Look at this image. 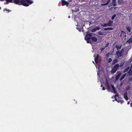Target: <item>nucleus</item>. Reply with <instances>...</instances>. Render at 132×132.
I'll return each instance as SVG.
<instances>
[{
    "label": "nucleus",
    "mask_w": 132,
    "mask_h": 132,
    "mask_svg": "<svg viewBox=\"0 0 132 132\" xmlns=\"http://www.w3.org/2000/svg\"><path fill=\"white\" fill-rule=\"evenodd\" d=\"M116 16V15L115 14H114V15H113L112 16V17H111L112 20H113L114 19V18Z\"/></svg>",
    "instance_id": "b1692460"
},
{
    "label": "nucleus",
    "mask_w": 132,
    "mask_h": 132,
    "mask_svg": "<svg viewBox=\"0 0 132 132\" xmlns=\"http://www.w3.org/2000/svg\"><path fill=\"white\" fill-rule=\"evenodd\" d=\"M109 43L106 44V46H105V47H107L109 45Z\"/></svg>",
    "instance_id": "7c9ffc66"
},
{
    "label": "nucleus",
    "mask_w": 132,
    "mask_h": 132,
    "mask_svg": "<svg viewBox=\"0 0 132 132\" xmlns=\"http://www.w3.org/2000/svg\"><path fill=\"white\" fill-rule=\"evenodd\" d=\"M127 29L129 32H131V28L130 27H127L126 28Z\"/></svg>",
    "instance_id": "aec40b11"
},
{
    "label": "nucleus",
    "mask_w": 132,
    "mask_h": 132,
    "mask_svg": "<svg viewBox=\"0 0 132 132\" xmlns=\"http://www.w3.org/2000/svg\"><path fill=\"white\" fill-rule=\"evenodd\" d=\"M91 39L92 40V41L94 42H96L97 40V39L95 37H92L91 38Z\"/></svg>",
    "instance_id": "4468645a"
},
{
    "label": "nucleus",
    "mask_w": 132,
    "mask_h": 132,
    "mask_svg": "<svg viewBox=\"0 0 132 132\" xmlns=\"http://www.w3.org/2000/svg\"><path fill=\"white\" fill-rule=\"evenodd\" d=\"M129 80L130 81H132V77H131L130 79Z\"/></svg>",
    "instance_id": "c9c22d12"
},
{
    "label": "nucleus",
    "mask_w": 132,
    "mask_h": 132,
    "mask_svg": "<svg viewBox=\"0 0 132 132\" xmlns=\"http://www.w3.org/2000/svg\"><path fill=\"white\" fill-rule=\"evenodd\" d=\"M109 53H108L106 54V56L107 57H109Z\"/></svg>",
    "instance_id": "c85d7f7f"
},
{
    "label": "nucleus",
    "mask_w": 132,
    "mask_h": 132,
    "mask_svg": "<svg viewBox=\"0 0 132 132\" xmlns=\"http://www.w3.org/2000/svg\"><path fill=\"white\" fill-rule=\"evenodd\" d=\"M130 106L132 107V102L131 103H130Z\"/></svg>",
    "instance_id": "e433bc0d"
},
{
    "label": "nucleus",
    "mask_w": 132,
    "mask_h": 132,
    "mask_svg": "<svg viewBox=\"0 0 132 132\" xmlns=\"http://www.w3.org/2000/svg\"><path fill=\"white\" fill-rule=\"evenodd\" d=\"M96 30L95 28L92 29V32H95L96 31Z\"/></svg>",
    "instance_id": "c756f323"
},
{
    "label": "nucleus",
    "mask_w": 132,
    "mask_h": 132,
    "mask_svg": "<svg viewBox=\"0 0 132 132\" xmlns=\"http://www.w3.org/2000/svg\"><path fill=\"white\" fill-rule=\"evenodd\" d=\"M129 103H130V102L128 101V102L127 104H129Z\"/></svg>",
    "instance_id": "ea45409f"
},
{
    "label": "nucleus",
    "mask_w": 132,
    "mask_h": 132,
    "mask_svg": "<svg viewBox=\"0 0 132 132\" xmlns=\"http://www.w3.org/2000/svg\"><path fill=\"white\" fill-rule=\"evenodd\" d=\"M72 1V0H68V2H69V4Z\"/></svg>",
    "instance_id": "72a5a7b5"
},
{
    "label": "nucleus",
    "mask_w": 132,
    "mask_h": 132,
    "mask_svg": "<svg viewBox=\"0 0 132 132\" xmlns=\"http://www.w3.org/2000/svg\"><path fill=\"white\" fill-rule=\"evenodd\" d=\"M102 26L104 27H107L108 26L107 24H102Z\"/></svg>",
    "instance_id": "bb28decb"
},
{
    "label": "nucleus",
    "mask_w": 132,
    "mask_h": 132,
    "mask_svg": "<svg viewBox=\"0 0 132 132\" xmlns=\"http://www.w3.org/2000/svg\"><path fill=\"white\" fill-rule=\"evenodd\" d=\"M116 70L115 69L113 68L111 71V73L112 74H113L116 71Z\"/></svg>",
    "instance_id": "9b49d317"
},
{
    "label": "nucleus",
    "mask_w": 132,
    "mask_h": 132,
    "mask_svg": "<svg viewBox=\"0 0 132 132\" xmlns=\"http://www.w3.org/2000/svg\"><path fill=\"white\" fill-rule=\"evenodd\" d=\"M126 75V73L124 74L121 78L120 80H121L123 79Z\"/></svg>",
    "instance_id": "6ab92c4d"
},
{
    "label": "nucleus",
    "mask_w": 132,
    "mask_h": 132,
    "mask_svg": "<svg viewBox=\"0 0 132 132\" xmlns=\"http://www.w3.org/2000/svg\"><path fill=\"white\" fill-rule=\"evenodd\" d=\"M123 65H122V64H121L120 65V67H121V66H122Z\"/></svg>",
    "instance_id": "a19ab883"
},
{
    "label": "nucleus",
    "mask_w": 132,
    "mask_h": 132,
    "mask_svg": "<svg viewBox=\"0 0 132 132\" xmlns=\"http://www.w3.org/2000/svg\"><path fill=\"white\" fill-rule=\"evenodd\" d=\"M96 30H98L100 29V28L99 27H97L95 28Z\"/></svg>",
    "instance_id": "a878e982"
},
{
    "label": "nucleus",
    "mask_w": 132,
    "mask_h": 132,
    "mask_svg": "<svg viewBox=\"0 0 132 132\" xmlns=\"http://www.w3.org/2000/svg\"><path fill=\"white\" fill-rule=\"evenodd\" d=\"M121 46V45H116L114 47V49H117V51H119V50L120 49Z\"/></svg>",
    "instance_id": "6e6552de"
},
{
    "label": "nucleus",
    "mask_w": 132,
    "mask_h": 132,
    "mask_svg": "<svg viewBox=\"0 0 132 132\" xmlns=\"http://www.w3.org/2000/svg\"><path fill=\"white\" fill-rule=\"evenodd\" d=\"M108 91L109 92H111L114 93H116V92L115 90V88L113 85H110L108 83H106Z\"/></svg>",
    "instance_id": "7ed1b4c3"
},
{
    "label": "nucleus",
    "mask_w": 132,
    "mask_h": 132,
    "mask_svg": "<svg viewBox=\"0 0 132 132\" xmlns=\"http://www.w3.org/2000/svg\"><path fill=\"white\" fill-rule=\"evenodd\" d=\"M99 34L100 35H103V34L102 32H99Z\"/></svg>",
    "instance_id": "2f4dec72"
},
{
    "label": "nucleus",
    "mask_w": 132,
    "mask_h": 132,
    "mask_svg": "<svg viewBox=\"0 0 132 132\" xmlns=\"http://www.w3.org/2000/svg\"><path fill=\"white\" fill-rule=\"evenodd\" d=\"M8 2H6L4 3V4H8Z\"/></svg>",
    "instance_id": "f704fd0d"
},
{
    "label": "nucleus",
    "mask_w": 132,
    "mask_h": 132,
    "mask_svg": "<svg viewBox=\"0 0 132 132\" xmlns=\"http://www.w3.org/2000/svg\"><path fill=\"white\" fill-rule=\"evenodd\" d=\"M94 57H95L94 60L95 61L96 63H97L98 62L97 60L98 58L96 57H95V55H94Z\"/></svg>",
    "instance_id": "4be33fe9"
},
{
    "label": "nucleus",
    "mask_w": 132,
    "mask_h": 132,
    "mask_svg": "<svg viewBox=\"0 0 132 132\" xmlns=\"http://www.w3.org/2000/svg\"><path fill=\"white\" fill-rule=\"evenodd\" d=\"M99 56V55H97V56L96 57L97 58H98Z\"/></svg>",
    "instance_id": "4c0bfd02"
},
{
    "label": "nucleus",
    "mask_w": 132,
    "mask_h": 132,
    "mask_svg": "<svg viewBox=\"0 0 132 132\" xmlns=\"http://www.w3.org/2000/svg\"><path fill=\"white\" fill-rule=\"evenodd\" d=\"M1 9V7H0V10Z\"/></svg>",
    "instance_id": "a18cd8bd"
},
{
    "label": "nucleus",
    "mask_w": 132,
    "mask_h": 132,
    "mask_svg": "<svg viewBox=\"0 0 132 132\" xmlns=\"http://www.w3.org/2000/svg\"><path fill=\"white\" fill-rule=\"evenodd\" d=\"M118 97V96L117 95H116L114 96V97L115 98V100L117 101V100H116V98H117V97Z\"/></svg>",
    "instance_id": "cd10ccee"
},
{
    "label": "nucleus",
    "mask_w": 132,
    "mask_h": 132,
    "mask_svg": "<svg viewBox=\"0 0 132 132\" xmlns=\"http://www.w3.org/2000/svg\"><path fill=\"white\" fill-rule=\"evenodd\" d=\"M105 48V47L104 48H102L101 49V51H102L103 50H104Z\"/></svg>",
    "instance_id": "473e14b6"
},
{
    "label": "nucleus",
    "mask_w": 132,
    "mask_h": 132,
    "mask_svg": "<svg viewBox=\"0 0 132 132\" xmlns=\"http://www.w3.org/2000/svg\"><path fill=\"white\" fill-rule=\"evenodd\" d=\"M92 36V34L91 33L88 34L86 35L85 37V39L87 41V43H90V39Z\"/></svg>",
    "instance_id": "20e7f679"
},
{
    "label": "nucleus",
    "mask_w": 132,
    "mask_h": 132,
    "mask_svg": "<svg viewBox=\"0 0 132 132\" xmlns=\"http://www.w3.org/2000/svg\"><path fill=\"white\" fill-rule=\"evenodd\" d=\"M122 0H118V3L119 4H121L122 3Z\"/></svg>",
    "instance_id": "5701e85b"
},
{
    "label": "nucleus",
    "mask_w": 132,
    "mask_h": 132,
    "mask_svg": "<svg viewBox=\"0 0 132 132\" xmlns=\"http://www.w3.org/2000/svg\"><path fill=\"white\" fill-rule=\"evenodd\" d=\"M93 63H94V64H95L94 62L93 61Z\"/></svg>",
    "instance_id": "37998d69"
},
{
    "label": "nucleus",
    "mask_w": 132,
    "mask_h": 132,
    "mask_svg": "<svg viewBox=\"0 0 132 132\" xmlns=\"http://www.w3.org/2000/svg\"><path fill=\"white\" fill-rule=\"evenodd\" d=\"M114 47L113 48V50L112 52V54H117V56L118 57L124 55V51L123 49H122L120 52H119L117 49H114Z\"/></svg>",
    "instance_id": "f03ea898"
},
{
    "label": "nucleus",
    "mask_w": 132,
    "mask_h": 132,
    "mask_svg": "<svg viewBox=\"0 0 132 132\" xmlns=\"http://www.w3.org/2000/svg\"><path fill=\"white\" fill-rule=\"evenodd\" d=\"M27 2L29 5L33 3V1L30 0H25ZM14 3L19 5H21L25 6H28L29 4L26 3L24 0H14Z\"/></svg>",
    "instance_id": "f257e3e1"
},
{
    "label": "nucleus",
    "mask_w": 132,
    "mask_h": 132,
    "mask_svg": "<svg viewBox=\"0 0 132 132\" xmlns=\"http://www.w3.org/2000/svg\"><path fill=\"white\" fill-rule=\"evenodd\" d=\"M113 28L111 27H108L104 28V30H112Z\"/></svg>",
    "instance_id": "f3484780"
},
{
    "label": "nucleus",
    "mask_w": 132,
    "mask_h": 132,
    "mask_svg": "<svg viewBox=\"0 0 132 132\" xmlns=\"http://www.w3.org/2000/svg\"><path fill=\"white\" fill-rule=\"evenodd\" d=\"M116 0H112V4L116 6L117 5Z\"/></svg>",
    "instance_id": "dca6fc26"
},
{
    "label": "nucleus",
    "mask_w": 132,
    "mask_h": 132,
    "mask_svg": "<svg viewBox=\"0 0 132 132\" xmlns=\"http://www.w3.org/2000/svg\"><path fill=\"white\" fill-rule=\"evenodd\" d=\"M70 16H68V18H70Z\"/></svg>",
    "instance_id": "79ce46f5"
},
{
    "label": "nucleus",
    "mask_w": 132,
    "mask_h": 132,
    "mask_svg": "<svg viewBox=\"0 0 132 132\" xmlns=\"http://www.w3.org/2000/svg\"><path fill=\"white\" fill-rule=\"evenodd\" d=\"M119 65L118 64H116L114 66L113 68L117 70L118 68L119 67Z\"/></svg>",
    "instance_id": "ddd939ff"
},
{
    "label": "nucleus",
    "mask_w": 132,
    "mask_h": 132,
    "mask_svg": "<svg viewBox=\"0 0 132 132\" xmlns=\"http://www.w3.org/2000/svg\"><path fill=\"white\" fill-rule=\"evenodd\" d=\"M111 0H102V2L103 3L101 4L102 6H104L107 5L110 2Z\"/></svg>",
    "instance_id": "39448f33"
},
{
    "label": "nucleus",
    "mask_w": 132,
    "mask_h": 132,
    "mask_svg": "<svg viewBox=\"0 0 132 132\" xmlns=\"http://www.w3.org/2000/svg\"><path fill=\"white\" fill-rule=\"evenodd\" d=\"M123 96H124V98L126 100H128V98L127 97V94L126 93L124 94L123 95Z\"/></svg>",
    "instance_id": "2eb2a0df"
},
{
    "label": "nucleus",
    "mask_w": 132,
    "mask_h": 132,
    "mask_svg": "<svg viewBox=\"0 0 132 132\" xmlns=\"http://www.w3.org/2000/svg\"><path fill=\"white\" fill-rule=\"evenodd\" d=\"M112 60V59L111 58H109L108 59V62L109 63H110L111 61Z\"/></svg>",
    "instance_id": "393cba45"
},
{
    "label": "nucleus",
    "mask_w": 132,
    "mask_h": 132,
    "mask_svg": "<svg viewBox=\"0 0 132 132\" xmlns=\"http://www.w3.org/2000/svg\"><path fill=\"white\" fill-rule=\"evenodd\" d=\"M128 73L129 76L132 75V70L130 69L128 72Z\"/></svg>",
    "instance_id": "a211bd4d"
},
{
    "label": "nucleus",
    "mask_w": 132,
    "mask_h": 132,
    "mask_svg": "<svg viewBox=\"0 0 132 132\" xmlns=\"http://www.w3.org/2000/svg\"><path fill=\"white\" fill-rule=\"evenodd\" d=\"M123 101H121V102H122Z\"/></svg>",
    "instance_id": "49530a36"
},
{
    "label": "nucleus",
    "mask_w": 132,
    "mask_h": 132,
    "mask_svg": "<svg viewBox=\"0 0 132 132\" xmlns=\"http://www.w3.org/2000/svg\"><path fill=\"white\" fill-rule=\"evenodd\" d=\"M102 86H103V85H101V86H102Z\"/></svg>",
    "instance_id": "c03bdc74"
},
{
    "label": "nucleus",
    "mask_w": 132,
    "mask_h": 132,
    "mask_svg": "<svg viewBox=\"0 0 132 132\" xmlns=\"http://www.w3.org/2000/svg\"><path fill=\"white\" fill-rule=\"evenodd\" d=\"M113 22L111 21H109L108 23L107 24V25L109 26H112Z\"/></svg>",
    "instance_id": "9d476101"
},
{
    "label": "nucleus",
    "mask_w": 132,
    "mask_h": 132,
    "mask_svg": "<svg viewBox=\"0 0 132 132\" xmlns=\"http://www.w3.org/2000/svg\"><path fill=\"white\" fill-rule=\"evenodd\" d=\"M105 88L104 87H103L102 88V90H105Z\"/></svg>",
    "instance_id": "58836bf2"
},
{
    "label": "nucleus",
    "mask_w": 132,
    "mask_h": 132,
    "mask_svg": "<svg viewBox=\"0 0 132 132\" xmlns=\"http://www.w3.org/2000/svg\"><path fill=\"white\" fill-rule=\"evenodd\" d=\"M127 43L129 44H132V38L130 39L127 42Z\"/></svg>",
    "instance_id": "f8f14e48"
},
{
    "label": "nucleus",
    "mask_w": 132,
    "mask_h": 132,
    "mask_svg": "<svg viewBox=\"0 0 132 132\" xmlns=\"http://www.w3.org/2000/svg\"><path fill=\"white\" fill-rule=\"evenodd\" d=\"M62 3V5L64 6V5H66L67 6H68L69 5V2H68L66 1L65 0H62L61 1Z\"/></svg>",
    "instance_id": "0eeeda50"
},
{
    "label": "nucleus",
    "mask_w": 132,
    "mask_h": 132,
    "mask_svg": "<svg viewBox=\"0 0 132 132\" xmlns=\"http://www.w3.org/2000/svg\"><path fill=\"white\" fill-rule=\"evenodd\" d=\"M126 36V33L125 32L123 31H121L120 36L121 37V38H123L125 37Z\"/></svg>",
    "instance_id": "423d86ee"
},
{
    "label": "nucleus",
    "mask_w": 132,
    "mask_h": 132,
    "mask_svg": "<svg viewBox=\"0 0 132 132\" xmlns=\"http://www.w3.org/2000/svg\"><path fill=\"white\" fill-rule=\"evenodd\" d=\"M117 75L116 77V79H118L121 75V73L119 72L117 73Z\"/></svg>",
    "instance_id": "1a4fd4ad"
},
{
    "label": "nucleus",
    "mask_w": 132,
    "mask_h": 132,
    "mask_svg": "<svg viewBox=\"0 0 132 132\" xmlns=\"http://www.w3.org/2000/svg\"><path fill=\"white\" fill-rule=\"evenodd\" d=\"M129 69V67H128L126 68L123 71V72L125 73Z\"/></svg>",
    "instance_id": "412c9836"
}]
</instances>
